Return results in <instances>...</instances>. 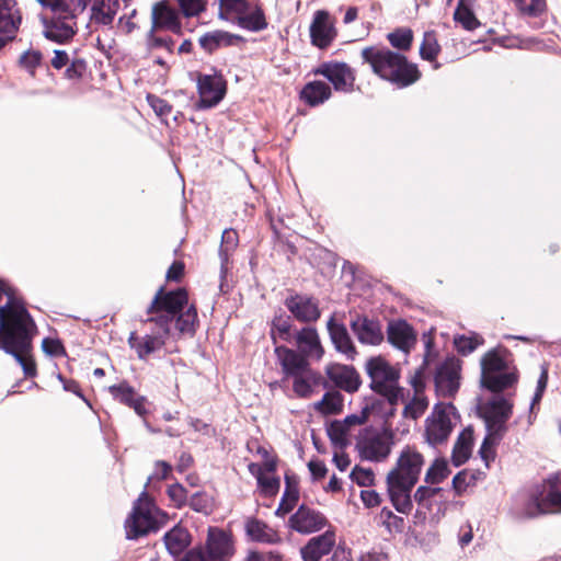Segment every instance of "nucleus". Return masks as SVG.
<instances>
[{"instance_id": "f257e3e1", "label": "nucleus", "mask_w": 561, "mask_h": 561, "mask_svg": "<svg viewBox=\"0 0 561 561\" xmlns=\"http://www.w3.org/2000/svg\"><path fill=\"white\" fill-rule=\"evenodd\" d=\"M0 310V348L12 355L26 377L36 376V365L30 355L36 324L30 313L13 312L5 322Z\"/></svg>"}, {"instance_id": "f03ea898", "label": "nucleus", "mask_w": 561, "mask_h": 561, "mask_svg": "<svg viewBox=\"0 0 561 561\" xmlns=\"http://www.w3.org/2000/svg\"><path fill=\"white\" fill-rule=\"evenodd\" d=\"M423 465V455L415 447L405 446L400 451L396 466L388 472L386 482L389 497L399 513L411 512V492L419 481Z\"/></svg>"}, {"instance_id": "7ed1b4c3", "label": "nucleus", "mask_w": 561, "mask_h": 561, "mask_svg": "<svg viewBox=\"0 0 561 561\" xmlns=\"http://www.w3.org/2000/svg\"><path fill=\"white\" fill-rule=\"evenodd\" d=\"M360 55L376 76L398 88H407L421 77L416 65L409 62L405 56L387 47H365Z\"/></svg>"}, {"instance_id": "20e7f679", "label": "nucleus", "mask_w": 561, "mask_h": 561, "mask_svg": "<svg viewBox=\"0 0 561 561\" xmlns=\"http://www.w3.org/2000/svg\"><path fill=\"white\" fill-rule=\"evenodd\" d=\"M512 410L511 401L500 394H495L479 408L486 428V436L482 442L479 454L485 462L494 457V446L500 443L507 432L506 423L512 415Z\"/></svg>"}, {"instance_id": "39448f33", "label": "nucleus", "mask_w": 561, "mask_h": 561, "mask_svg": "<svg viewBox=\"0 0 561 561\" xmlns=\"http://www.w3.org/2000/svg\"><path fill=\"white\" fill-rule=\"evenodd\" d=\"M366 373L373 391L385 397L391 407L404 401V389L399 386L400 370L377 356L366 362Z\"/></svg>"}, {"instance_id": "423d86ee", "label": "nucleus", "mask_w": 561, "mask_h": 561, "mask_svg": "<svg viewBox=\"0 0 561 561\" xmlns=\"http://www.w3.org/2000/svg\"><path fill=\"white\" fill-rule=\"evenodd\" d=\"M459 420L451 403H437L424 422V440L431 447L445 445Z\"/></svg>"}, {"instance_id": "0eeeda50", "label": "nucleus", "mask_w": 561, "mask_h": 561, "mask_svg": "<svg viewBox=\"0 0 561 561\" xmlns=\"http://www.w3.org/2000/svg\"><path fill=\"white\" fill-rule=\"evenodd\" d=\"M393 445V434L389 430L368 426L359 432L355 447L360 459L382 462L391 454Z\"/></svg>"}, {"instance_id": "6e6552de", "label": "nucleus", "mask_w": 561, "mask_h": 561, "mask_svg": "<svg viewBox=\"0 0 561 561\" xmlns=\"http://www.w3.org/2000/svg\"><path fill=\"white\" fill-rule=\"evenodd\" d=\"M556 512H561V474L551 476L536 485L525 505V514L529 517Z\"/></svg>"}, {"instance_id": "1a4fd4ad", "label": "nucleus", "mask_w": 561, "mask_h": 561, "mask_svg": "<svg viewBox=\"0 0 561 561\" xmlns=\"http://www.w3.org/2000/svg\"><path fill=\"white\" fill-rule=\"evenodd\" d=\"M88 2L77 0V5L71 9L53 13L51 19L43 18L44 36L55 43L65 44L77 32V18L87 9Z\"/></svg>"}, {"instance_id": "9d476101", "label": "nucleus", "mask_w": 561, "mask_h": 561, "mask_svg": "<svg viewBox=\"0 0 561 561\" xmlns=\"http://www.w3.org/2000/svg\"><path fill=\"white\" fill-rule=\"evenodd\" d=\"M156 513L157 508L147 492H141L134 503L133 512L125 520L127 539H137L150 531H156L158 529Z\"/></svg>"}, {"instance_id": "9b49d317", "label": "nucleus", "mask_w": 561, "mask_h": 561, "mask_svg": "<svg viewBox=\"0 0 561 561\" xmlns=\"http://www.w3.org/2000/svg\"><path fill=\"white\" fill-rule=\"evenodd\" d=\"M144 323H154L157 329L141 337L137 336L135 332H131L128 337L129 346L136 351L140 359H146L149 355L161 350L165 343V337L170 333L168 319L164 317H149Z\"/></svg>"}, {"instance_id": "f8f14e48", "label": "nucleus", "mask_w": 561, "mask_h": 561, "mask_svg": "<svg viewBox=\"0 0 561 561\" xmlns=\"http://www.w3.org/2000/svg\"><path fill=\"white\" fill-rule=\"evenodd\" d=\"M187 293L185 289L164 291L160 288L147 308L148 314L157 313L156 317L168 319V329L174 321L176 314L187 305Z\"/></svg>"}, {"instance_id": "ddd939ff", "label": "nucleus", "mask_w": 561, "mask_h": 561, "mask_svg": "<svg viewBox=\"0 0 561 561\" xmlns=\"http://www.w3.org/2000/svg\"><path fill=\"white\" fill-rule=\"evenodd\" d=\"M511 353L503 346L488 351L480 359V383L481 386H495L500 380L495 379V373L512 365Z\"/></svg>"}, {"instance_id": "4468645a", "label": "nucleus", "mask_w": 561, "mask_h": 561, "mask_svg": "<svg viewBox=\"0 0 561 561\" xmlns=\"http://www.w3.org/2000/svg\"><path fill=\"white\" fill-rule=\"evenodd\" d=\"M199 100L198 108L216 106L226 94V84L220 76L201 75L197 80Z\"/></svg>"}, {"instance_id": "2eb2a0df", "label": "nucleus", "mask_w": 561, "mask_h": 561, "mask_svg": "<svg viewBox=\"0 0 561 561\" xmlns=\"http://www.w3.org/2000/svg\"><path fill=\"white\" fill-rule=\"evenodd\" d=\"M314 73L327 78L336 91L350 92L353 89L355 76L352 68L345 62H323L314 70Z\"/></svg>"}, {"instance_id": "dca6fc26", "label": "nucleus", "mask_w": 561, "mask_h": 561, "mask_svg": "<svg viewBox=\"0 0 561 561\" xmlns=\"http://www.w3.org/2000/svg\"><path fill=\"white\" fill-rule=\"evenodd\" d=\"M350 327L359 343L365 345H379L383 341L380 321L367 316L355 313L352 316Z\"/></svg>"}, {"instance_id": "f3484780", "label": "nucleus", "mask_w": 561, "mask_h": 561, "mask_svg": "<svg viewBox=\"0 0 561 561\" xmlns=\"http://www.w3.org/2000/svg\"><path fill=\"white\" fill-rule=\"evenodd\" d=\"M15 0H0V49L15 38L22 16Z\"/></svg>"}, {"instance_id": "a211bd4d", "label": "nucleus", "mask_w": 561, "mask_h": 561, "mask_svg": "<svg viewBox=\"0 0 561 561\" xmlns=\"http://www.w3.org/2000/svg\"><path fill=\"white\" fill-rule=\"evenodd\" d=\"M387 339L394 348L409 355L416 344L417 335L405 320H393L388 323Z\"/></svg>"}, {"instance_id": "6ab92c4d", "label": "nucleus", "mask_w": 561, "mask_h": 561, "mask_svg": "<svg viewBox=\"0 0 561 561\" xmlns=\"http://www.w3.org/2000/svg\"><path fill=\"white\" fill-rule=\"evenodd\" d=\"M285 306L294 318L300 322H316L321 316L318 301L307 295H290L285 299Z\"/></svg>"}, {"instance_id": "aec40b11", "label": "nucleus", "mask_w": 561, "mask_h": 561, "mask_svg": "<svg viewBox=\"0 0 561 561\" xmlns=\"http://www.w3.org/2000/svg\"><path fill=\"white\" fill-rule=\"evenodd\" d=\"M460 366L454 359L440 364L435 374V386L439 394L453 397L459 388Z\"/></svg>"}, {"instance_id": "412c9836", "label": "nucleus", "mask_w": 561, "mask_h": 561, "mask_svg": "<svg viewBox=\"0 0 561 561\" xmlns=\"http://www.w3.org/2000/svg\"><path fill=\"white\" fill-rule=\"evenodd\" d=\"M206 551L214 561H227L234 552L231 536L222 529L209 528Z\"/></svg>"}, {"instance_id": "4be33fe9", "label": "nucleus", "mask_w": 561, "mask_h": 561, "mask_svg": "<svg viewBox=\"0 0 561 561\" xmlns=\"http://www.w3.org/2000/svg\"><path fill=\"white\" fill-rule=\"evenodd\" d=\"M293 342L297 346V352L308 359L319 360L324 354L318 331L313 327H305L296 331Z\"/></svg>"}, {"instance_id": "5701e85b", "label": "nucleus", "mask_w": 561, "mask_h": 561, "mask_svg": "<svg viewBox=\"0 0 561 561\" xmlns=\"http://www.w3.org/2000/svg\"><path fill=\"white\" fill-rule=\"evenodd\" d=\"M275 355L286 378L311 370L309 359L286 346H276Z\"/></svg>"}, {"instance_id": "b1692460", "label": "nucleus", "mask_w": 561, "mask_h": 561, "mask_svg": "<svg viewBox=\"0 0 561 561\" xmlns=\"http://www.w3.org/2000/svg\"><path fill=\"white\" fill-rule=\"evenodd\" d=\"M336 32L330 15L325 11H317L310 25L312 45L320 49L327 48L335 38Z\"/></svg>"}, {"instance_id": "393cba45", "label": "nucleus", "mask_w": 561, "mask_h": 561, "mask_svg": "<svg viewBox=\"0 0 561 561\" xmlns=\"http://www.w3.org/2000/svg\"><path fill=\"white\" fill-rule=\"evenodd\" d=\"M161 30H168L176 34L181 32L178 13L165 1L158 2L152 7L149 35L152 36L154 32Z\"/></svg>"}, {"instance_id": "a878e982", "label": "nucleus", "mask_w": 561, "mask_h": 561, "mask_svg": "<svg viewBox=\"0 0 561 561\" xmlns=\"http://www.w3.org/2000/svg\"><path fill=\"white\" fill-rule=\"evenodd\" d=\"M325 517L312 508L301 505L289 518L290 527L300 534L320 530L325 525Z\"/></svg>"}, {"instance_id": "bb28decb", "label": "nucleus", "mask_w": 561, "mask_h": 561, "mask_svg": "<svg viewBox=\"0 0 561 561\" xmlns=\"http://www.w3.org/2000/svg\"><path fill=\"white\" fill-rule=\"evenodd\" d=\"M325 373L336 387L347 392H355L360 386L359 376L353 366L330 364Z\"/></svg>"}, {"instance_id": "cd10ccee", "label": "nucleus", "mask_w": 561, "mask_h": 561, "mask_svg": "<svg viewBox=\"0 0 561 561\" xmlns=\"http://www.w3.org/2000/svg\"><path fill=\"white\" fill-rule=\"evenodd\" d=\"M232 22L250 32H261L267 27L262 7L254 2H248Z\"/></svg>"}, {"instance_id": "c85d7f7f", "label": "nucleus", "mask_w": 561, "mask_h": 561, "mask_svg": "<svg viewBox=\"0 0 561 561\" xmlns=\"http://www.w3.org/2000/svg\"><path fill=\"white\" fill-rule=\"evenodd\" d=\"M335 545V536L331 531L312 537L300 549L304 561H319L323 556L330 553Z\"/></svg>"}, {"instance_id": "c756f323", "label": "nucleus", "mask_w": 561, "mask_h": 561, "mask_svg": "<svg viewBox=\"0 0 561 561\" xmlns=\"http://www.w3.org/2000/svg\"><path fill=\"white\" fill-rule=\"evenodd\" d=\"M327 327L335 350L345 355L347 359H354L357 352L346 327L342 323H336L333 317L330 318Z\"/></svg>"}, {"instance_id": "7c9ffc66", "label": "nucleus", "mask_w": 561, "mask_h": 561, "mask_svg": "<svg viewBox=\"0 0 561 561\" xmlns=\"http://www.w3.org/2000/svg\"><path fill=\"white\" fill-rule=\"evenodd\" d=\"M108 391L115 400L134 409L139 416H145L147 414V409L145 407L146 399L138 396L135 389L127 382L113 385L108 387Z\"/></svg>"}, {"instance_id": "2f4dec72", "label": "nucleus", "mask_w": 561, "mask_h": 561, "mask_svg": "<svg viewBox=\"0 0 561 561\" xmlns=\"http://www.w3.org/2000/svg\"><path fill=\"white\" fill-rule=\"evenodd\" d=\"M121 8L119 0H95L90 9L91 23L110 26Z\"/></svg>"}, {"instance_id": "473e14b6", "label": "nucleus", "mask_w": 561, "mask_h": 561, "mask_svg": "<svg viewBox=\"0 0 561 561\" xmlns=\"http://www.w3.org/2000/svg\"><path fill=\"white\" fill-rule=\"evenodd\" d=\"M241 41L240 35L221 30L207 32L198 38L201 47L207 53H213L220 47L237 45Z\"/></svg>"}, {"instance_id": "72a5a7b5", "label": "nucleus", "mask_w": 561, "mask_h": 561, "mask_svg": "<svg viewBox=\"0 0 561 561\" xmlns=\"http://www.w3.org/2000/svg\"><path fill=\"white\" fill-rule=\"evenodd\" d=\"M247 535L254 541L263 543H276L280 540L277 533L265 523L250 518L245 523Z\"/></svg>"}, {"instance_id": "f704fd0d", "label": "nucleus", "mask_w": 561, "mask_h": 561, "mask_svg": "<svg viewBox=\"0 0 561 561\" xmlns=\"http://www.w3.org/2000/svg\"><path fill=\"white\" fill-rule=\"evenodd\" d=\"M473 431L467 427L460 432L453 448L451 460L456 467L463 465L471 456Z\"/></svg>"}, {"instance_id": "c9c22d12", "label": "nucleus", "mask_w": 561, "mask_h": 561, "mask_svg": "<svg viewBox=\"0 0 561 561\" xmlns=\"http://www.w3.org/2000/svg\"><path fill=\"white\" fill-rule=\"evenodd\" d=\"M331 96V88L323 81L307 83L301 90V99L310 106L324 103Z\"/></svg>"}, {"instance_id": "e433bc0d", "label": "nucleus", "mask_w": 561, "mask_h": 561, "mask_svg": "<svg viewBox=\"0 0 561 561\" xmlns=\"http://www.w3.org/2000/svg\"><path fill=\"white\" fill-rule=\"evenodd\" d=\"M165 548L173 557L180 556L190 545V535L181 526H174L163 536Z\"/></svg>"}, {"instance_id": "4c0bfd02", "label": "nucleus", "mask_w": 561, "mask_h": 561, "mask_svg": "<svg viewBox=\"0 0 561 561\" xmlns=\"http://www.w3.org/2000/svg\"><path fill=\"white\" fill-rule=\"evenodd\" d=\"M474 2L476 0H459L454 12V20L467 31H472L480 26V22L472 11Z\"/></svg>"}, {"instance_id": "58836bf2", "label": "nucleus", "mask_w": 561, "mask_h": 561, "mask_svg": "<svg viewBox=\"0 0 561 561\" xmlns=\"http://www.w3.org/2000/svg\"><path fill=\"white\" fill-rule=\"evenodd\" d=\"M238 233L233 229H226L222 232L221 236V245L219 248V257H220V277L221 279L227 274V264L229 260L230 253L237 248L238 245Z\"/></svg>"}, {"instance_id": "ea45409f", "label": "nucleus", "mask_w": 561, "mask_h": 561, "mask_svg": "<svg viewBox=\"0 0 561 561\" xmlns=\"http://www.w3.org/2000/svg\"><path fill=\"white\" fill-rule=\"evenodd\" d=\"M495 379L500 380L497 385L482 387L494 393H499L513 387L518 381V373L516 367L512 364L506 368L501 369L499 373H495Z\"/></svg>"}, {"instance_id": "a19ab883", "label": "nucleus", "mask_w": 561, "mask_h": 561, "mask_svg": "<svg viewBox=\"0 0 561 561\" xmlns=\"http://www.w3.org/2000/svg\"><path fill=\"white\" fill-rule=\"evenodd\" d=\"M293 390L300 398H308L312 393V387L317 383V374L311 369L304 374L291 376Z\"/></svg>"}, {"instance_id": "79ce46f5", "label": "nucleus", "mask_w": 561, "mask_h": 561, "mask_svg": "<svg viewBox=\"0 0 561 561\" xmlns=\"http://www.w3.org/2000/svg\"><path fill=\"white\" fill-rule=\"evenodd\" d=\"M483 343V337L478 333H471L470 335H457L454 339L457 352L463 356L471 354Z\"/></svg>"}, {"instance_id": "37998d69", "label": "nucleus", "mask_w": 561, "mask_h": 561, "mask_svg": "<svg viewBox=\"0 0 561 561\" xmlns=\"http://www.w3.org/2000/svg\"><path fill=\"white\" fill-rule=\"evenodd\" d=\"M427 399L415 390L414 397L404 405L403 416L411 420L419 419L427 409Z\"/></svg>"}, {"instance_id": "c03bdc74", "label": "nucleus", "mask_w": 561, "mask_h": 561, "mask_svg": "<svg viewBox=\"0 0 561 561\" xmlns=\"http://www.w3.org/2000/svg\"><path fill=\"white\" fill-rule=\"evenodd\" d=\"M273 339H280L284 342L291 343L294 333H291V320L289 317L278 316L272 322Z\"/></svg>"}, {"instance_id": "a18cd8bd", "label": "nucleus", "mask_w": 561, "mask_h": 561, "mask_svg": "<svg viewBox=\"0 0 561 561\" xmlns=\"http://www.w3.org/2000/svg\"><path fill=\"white\" fill-rule=\"evenodd\" d=\"M449 472L445 459H435L425 473V481L430 484H439L447 478Z\"/></svg>"}, {"instance_id": "49530a36", "label": "nucleus", "mask_w": 561, "mask_h": 561, "mask_svg": "<svg viewBox=\"0 0 561 561\" xmlns=\"http://www.w3.org/2000/svg\"><path fill=\"white\" fill-rule=\"evenodd\" d=\"M327 433L333 445L340 448L347 446V435L350 431L341 421H332L327 427Z\"/></svg>"}, {"instance_id": "de8ad7c7", "label": "nucleus", "mask_w": 561, "mask_h": 561, "mask_svg": "<svg viewBox=\"0 0 561 561\" xmlns=\"http://www.w3.org/2000/svg\"><path fill=\"white\" fill-rule=\"evenodd\" d=\"M248 2L247 0H219V18L232 22Z\"/></svg>"}, {"instance_id": "09e8293b", "label": "nucleus", "mask_w": 561, "mask_h": 561, "mask_svg": "<svg viewBox=\"0 0 561 561\" xmlns=\"http://www.w3.org/2000/svg\"><path fill=\"white\" fill-rule=\"evenodd\" d=\"M175 327L181 333H193L197 321V312L194 306L186 311L178 313L174 318Z\"/></svg>"}, {"instance_id": "8fccbe9b", "label": "nucleus", "mask_w": 561, "mask_h": 561, "mask_svg": "<svg viewBox=\"0 0 561 561\" xmlns=\"http://www.w3.org/2000/svg\"><path fill=\"white\" fill-rule=\"evenodd\" d=\"M392 47L399 50H409L413 41V33L410 28H398L387 35Z\"/></svg>"}, {"instance_id": "3c124183", "label": "nucleus", "mask_w": 561, "mask_h": 561, "mask_svg": "<svg viewBox=\"0 0 561 561\" xmlns=\"http://www.w3.org/2000/svg\"><path fill=\"white\" fill-rule=\"evenodd\" d=\"M439 53V45L434 32H426L420 47V55L423 59L433 61Z\"/></svg>"}, {"instance_id": "603ef678", "label": "nucleus", "mask_w": 561, "mask_h": 561, "mask_svg": "<svg viewBox=\"0 0 561 561\" xmlns=\"http://www.w3.org/2000/svg\"><path fill=\"white\" fill-rule=\"evenodd\" d=\"M298 500V491L291 489L288 484L282 496L280 503L276 510V515L284 516L288 514L295 506Z\"/></svg>"}, {"instance_id": "864d4df0", "label": "nucleus", "mask_w": 561, "mask_h": 561, "mask_svg": "<svg viewBox=\"0 0 561 561\" xmlns=\"http://www.w3.org/2000/svg\"><path fill=\"white\" fill-rule=\"evenodd\" d=\"M519 10L529 15H537L546 8L545 0H515Z\"/></svg>"}, {"instance_id": "5fc2aeb1", "label": "nucleus", "mask_w": 561, "mask_h": 561, "mask_svg": "<svg viewBox=\"0 0 561 561\" xmlns=\"http://www.w3.org/2000/svg\"><path fill=\"white\" fill-rule=\"evenodd\" d=\"M147 100L149 105L159 117L163 118L170 115L172 106L165 100L151 94L147 96Z\"/></svg>"}, {"instance_id": "6e6d98bb", "label": "nucleus", "mask_w": 561, "mask_h": 561, "mask_svg": "<svg viewBox=\"0 0 561 561\" xmlns=\"http://www.w3.org/2000/svg\"><path fill=\"white\" fill-rule=\"evenodd\" d=\"M43 8H48L53 13L71 9L77 5V0H36ZM88 2V0H83Z\"/></svg>"}, {"instance_id": "4d7b16f0", "label": "nucleus", "mask_w": 561, "mask_h": 561, "mask_svg": "<svg viewBox=\"0 0 561 561\" xmlns=\"http://www.w3.org/2000/svg\"><path fill=\"white\" fill-rule=\"evenodd\" d=\"M351 479L358 485L367 486L374 481V472L371 469H365L356 466L351 472Z\"/></svg>"}, {"instance_id": "13d9d810", "label": "nucleus", "mask_w": 561, "mask_h": 561, "mask_svg": "<svg viewBox=\"0 0 561 561\" xmlns=\"http://www.w3.org/2000/svg\"><path fill=\"white\" fill-rule=\"evenodd\" d=\"M190 506L195 512L207 514L210 511L211 505L209 497L206 494L196 492L190 499Z\"/></svg>"}, {"instance_id": "bf43d9fd", "label": "nucleus", "mask_w": 561, "mask_h": 561, "mask_svg": "<svg viewBox=\"0 0 561 561\" xmlns=\"http://www.w3.org/2000/svg\"><path fill=\"white\" fill-rule=\"evenodd\" d=\"M87 69V62L83 59L77 58L71 61L65 71V77L69 80H79L82 78Z\"/></svg>"}, {"instance_id": "052dcab7", "label": "nucleus", "mask_w": 561, "mask_h": 561, "mask_svg": "<svg viewBox=\"0 0 561 561\" xmlns=\"http://www.w3.org/2000/svg\"><path fill=\"white\" fill-rule=\"evenodd\" d=\"M473 482V476L467 471H460L453 478V488L457 495H461Z\"/></svg>"}, {"instance_id": "680f3d73", "label": "nucleus", "mask_w": 561, "mask_h": 561, "mask_svg": "<svg viewBox=\"0 0 561 561\" xmlns=\"http://www.w3.org/2000/svg\"><path fill=\"white\" fill-rule=\"evenodd\" d=\"M41 53L38 51H35V50H28V51H25L21 57H20V64L23 68H25L27 71H30L32 75L34 73V70L35 68L39 65L41 62Z\"/></svg>"}, {"instance_id": "e2e57ef3", "label": "nucleus", "mask_w": 561, "mask_h": 561, "mask_svg": "<svg viewBox=\"0 0 561 561\" xmlns=\"http://www.w3.org/2000/svg\"><path fill=\"white\" fill-rule=\"evenodd\" d=\"M257 483L262 490V492L265 494V495H274L277 493L278 489H279V479L278 478H275V477H270V476H262L259 480H257Z\"/></svg>"}, {"instance_id": "0e129e2a", "label": "nucleus", "mask_w": 561, "mask_h": 561, "mask_svg": "<svg viewBox=\"0 0 561 561\" xmlns=\"http://www.w3.org/2000/svg\"><path fill=\"white\" fill-rule=\"evenodd\" d=\"M185 16H194L204 10L203 0H178Z\"/></svg>"}, {"instance_id": "69168bd1", "label": "nucleus", "mask_w": 561, "mask_h": 561, "mask_svg": "<svg viewBox=\"0 0 561 561\" xmlns=\"http://www.w3.org/2000/svg\"><path fill=\"white\" fill-rule=\"evenodd\" d=\"M44 353L50 356H60L65 354V347L59 340L46 337L42 342Z\"/></svg>"}, {"instance_id": "338daca9", "label": "nucleus", "mask_w": 561, "mask_h": 561, "mask_svg": "<svg viewBox=\"0 0 561 561\" xmlns=\"http://www.w3.org/2000/svg\"><path fill=\"white\" fill-rule=\"evenodd\" d=\"M369 416L368 408H364L358 414L347 415L343 421H341L344 426L351 431L353 426L362 425L367 422Z\"/></svg>"}, {"instance_id": "774afa93", "label": "nucleus", "mask_w": 561, "mask_h": 561, "mask_svg": "<svg viewBox=\"0 0 561 561\" xmlns=\"http://www.w3.org/2000/svg\"><path fill=\"white\" fill-rule=\"evenodd\" d=\"M439 488H430L421 485L416 489L414 493V500L420 505H426V502L434 497L439 492Z\"/></svg>"}]
</instances>
